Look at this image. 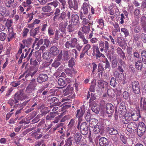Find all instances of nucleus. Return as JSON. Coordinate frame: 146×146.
<instances>
[{"instance_id":"f257e3e1","label":"nucleus","mask_w":146,"mask_h":146,"mask_svg":"<svg viewBox=\"0 0 146 146\" xmlns=\"http://www.w3.org/2000/svg\"><path fill=\"white\" fill-rule=\"evenodd\" d=\"M58 1H57L49 3L47 4V5L42 7V11L45 12H50L52 11V6H53L54 8H56L58 6Z\"/></svg>"},{"instance_id":"f03ea898","label":"nucleus","mask_w":146,"mask_h":146,"mask_svg":"<svg viewBox=\"0 0 146 146\" xmlns=\"http://www.w3.org/2000/svg\"><path fill=\"white\" fill-rule=\"evenodd\" d=\"M85 111V108L84 105L81 106L79 109H78L76 111V117L78 118V121L77 127L79 128V125L80 123L82 121V117H83L84 113Z\"/></svg>"},{"instance_id":"7ed1b4c3","label":"nucleus","mask_w":146,"mask_h":146,"mask_svg":"<svg viewBox=\"0 0 146 146\" xmlns=\"http://www.w3.org/2000/svg\"><path fill=\"white\" fill-rule=\"evenodd\" d=\"M67 3L69 8L73 12H74L78 11V2L76 0L67 1Z\"/></svg>"},{"instance_id":"20e7f679","label":"nucleus","mask_w":146,"mask_h":146,"mask_svg":"<svg viewBox=\"0 0 146 146\" xmlns=\"http://www.w3.org/2000/svg\"><path fill=\"white\" fill-rule=\"evenodd\" d=\"M137 129L138 135L140 137L141 136L144 134L145 131V125L143 122H140L137 126Z\"/></svg>"},{"instance_id":"39448f33","label":"nucleus","mask_w":146,"mask_h":146,"mask_svg":"<svg viewBox=\"0 0 146 146\" xmlns=\"http://www.w3.org/2000/svg\"><path fill=\"white\" fill-rule=\"evenodd\" d=\"M132 90L134 93L137 94H139L140 92V86L139 82L137 80L131 82Z\"/></svg>"},{"instance_id":"423d86ee","label":"nucleus","mask_w":146,"mask_h":146,"mask_svg":"<svg viewBox=\"0 0 146 146\" xmlns=\"http://www.w3.org/2000/svg\"><path fill=\"white\" fill-rule=\"evenodd\" d=\"M139 110L146 111V98L145 97H141L139 100L138 107Z\"/></svg>"},{"instance_id":"0eeeda50","label":"nucleus","mask_w":146,"mask_h":146,"mask_svg":"<svg viewBox=\"0 0 146 146\" xmlns=\"http://www.w3.org/2000/svg\"><path fill=\"white\" fill-rule=\"evenodd\" d=\"M77 129L80 130L81 133L83 135H87L88 133V127L86 122H82L79 125V127Z\"/></svg>"},{"instance_id":"6e6552de","label":"nucleus","mask_w":146,"mask_h":146,"mask_svg":"<svg viewBox=\"0 0 146 146\" xmlns=\"http://www.w3.org/2000/svg\"><path fill=\"white\" fill-rule=\"evenodd\" d=\"M70 40L74 48L76 47L78 51H80L83 47V45H80L78 43L77 39L76 38H71Z\"/></svg>"},{"instance_id":"1a4fd4ad","label":"nucleus","mask_w":146,"mask_h":146,"mask_svg":"<svg viewBox=\"0 0 146 146\" xmlns=\"http://www.w3.org/2000/svg\"><path fill=\"white\" fill-rule=\"evenodd\" d=\"M39 74L38 71L37 70H35L33 71H25L24 74H25V77L27 78L28 77L31 76L32 78L35 79Z\"/></svg>"},{"instance_id":"9d476101","label":"nucleus","mask_w":146,"mask_h":146,"mask_svg":"<svg viewBox=\"0 0 146 146\" xmlns=\"http://www.w3.org/2000/svg\"><path fill=\"white\" fill-rule=\"evenodd\" d=\"M106 113L108 114H111L109 115V117H112L111 114L114 111V107L113 105L110 103L107 104L106 105Z\"/></svg>"},{"instance_id":"9b49d317","label":"nucleus","mask_w":146,"mask_h":146,"mask_svg":"<svg viewBox=\"0 0 146 146\" xmlns=\"http://www.w3.org/2000/svg\"><path fill=\"white\" fill-rule=\"evenodd\" d=\"M48 78L47 74H39L37 78V82L40 84L46 81Z\"/></svg>"},{"instance_id":"f8f14e48","label":"nucleus","mask_w":146,"mask_h":146,"mask_svg":"<svg viewBox=\"0 0 146 146\" xmlns=\"http://www.w3.org/2000/svg\"><path fill=\"white\" fill-rule=\"evenodd\" d=\"M137 125L135 122H131L129 123L127 125V130L130 133H131L133 131L136 129Z\"/></svg>"},{"instance_id":"ddd939ff","label":"nucleus","mask_w":146,"mask_h":146,"mask_svg":"<svg viewBox=\"0 0 146 146\" xmlns=\"http://www.w3.org/2000/svg\"><path fill=\"white\" fill-rule=\"evenodd\" d=\"M74 139L76 144L78 145L82 141V136L80 133L77 132L74 135Z\"/></svg>"},{"instance_id":"4468645a","label":"nucleus","mask_w":146,"mask_h":146,"mask_svg":"<svg viewBox=\"0 0 146 146\" xmlns=\"http://www.w3.org/2000/svg\"><path fill=\"white\" fill-rule=\"evenodd\" d=\"M77 25L71 23L69 24L67 27V31L69 33H73L77 29Z\"/></svg>"},{"instance_id":"2eb2a0df","label":"nucleus","mask_w":146,"mask_h":146,"mask_svg":"<svg viewBox=\"0 0 146 146\" xmlns=\"http://www.w3.org/2000/svg\"><path fill=\"white\" fill-rule=\"evenodd\" d=\"M135 68L138 70L141 71L142 69L143 65L141 60L135 59Z\"/></svg>"},{"instance_id":"dca6fc26","label":"nucleus","mask_w":146,"mask_h":146,"mask_svg":"<svg viewBox=\"0 0 146 146\" xmlns=\"http://www.w3.org/2000/svg\"><path fill=\"white\" fill-rule=\"evenodd\" d=\"M10 14L9 11L6 8L4 7H0V14H1L2 16H8Z\"/></svg>"},{"instance_id":"f3484780","label":"nucleus","mask_w":146,"mask_h":146,"mask_svg":"<svg viewBox=\"0 0 146 146\" xmlns=\"http://www.w3.org/2000/svg\"><path fill=\"white\" fill-rule=\"evenodd\" d=\"M90 5L88 3L86 2L83 3L82 9L84 14L87 15L90 9Z\"/></svg>"},{"instance_id":"a211bd4d","label":"nucleus","mask_w":146,"mask_h":146,"mask_svg":"<svg viewBox=\"0 0 146 146\" xmlns=\"http://www.w3.org/2000/svg\"><path fill=\"white\" fill-rule=\"evenodd\" d=\"M99 46L100 47L104 48V52L106 53L109 48V43L107 41L104 42L101 41L99 42Z\"/></svg>"},{"instance_id":"6ab92c4d","label":"nucleus","mask_w":146,"mask_h":146,"mask_svg":"<svg viewBox=\"0 0 146 146\" xmlns=\"http://www.w3.org/2000/svg\"><path fill=\"white\" fill-rule=\"evenodd\" d=\"M71 23L77 25L79 21V18L78 15L73 14L71 16Z\"/></svg>"},{"instance_id":"aec40b11","label":"nucleus","mask_w":146,"mask_h":146,"mask_svg":"<svg viewBox=\"0 0 146 146\" xmlns=\"http://www.w3.org/2000/svg\"><path fill=\"white\" fill-rule=\"evenodd\" d=\"M51 54L54 56H56L59 52L58 49L56 46H51L49 50Z\"/></svg>"},{"instance_id":"412c9836","label":"nucleus","mask_w":146,"mask_h":146,"mask_svg":"<svg viewBox=\"0 0 146 146\" xmlns=\"http://www.w3.org/2000/svg\"><path fill=\"white\" fill-rule=\"evenodd\" d=\"M32 3L31 0H26V2L22 3V5L24 7H27L26 11H28L33 7V6L31 5Z\"/></svg>"},{"instance_id":"4be33fe9","label":"nucleus","mask_w":146,"mask_h":146,"mask_svg":"<svg viewBox=\"0 0 146 146\" xmlns=\"http://www.w3.org/2000/svg\"><path fill=\"white\" fill-rule=\"evenodd\" d=\"M66 17V13L65 12L63 11L62 12L58 15L57 17L54 20H53L54 21H56L57 20L58 21L61 22L64 20Z\"/></svg>"},{"instance_id":"5701e85b","label":"nucleus","mask_w":146,"mask_h":146,"mask_svg":"<svg viewBox=\"0 0 146 146\" xmlns=\"http://www.w3.org/2000/svg\"><path fill=\"white\" fill-rule=\"evenodd\" d=\"M99 143L101 146H106L108 144L109 141L107 138L102 137L99 140Z\"/></svg>"},{"instance_id":"b1692460","label":"nucleus","mask_w":146,"mask_h":146,"mask_svg":"<svg viewBox=\"0 0 146 146\" xmlns=\"http://www.w3.org/2000/svg\"><path fill=\"white\" fill-rule=\"evenodd\" d=\"M73 89V88L70 85H69L67 88L64 90L63 92H64V96H66L70 94H72Z\"/></svg>"},{"instance_id":"393cba45","label":"nucleus","mask_w":146,"mask_h":146,"mask_svg":"<svg viewBox=\"0 0 146 146\" xmlns=\"http://www.w3.org/2000/svg\"><path fill=\"white\" fill-rule=\"evenodd\" d=\"M67 26V24L66 23L61 22L59 24V30L61 32H63L64 33L65 32H66V29Z\"/></svg>"},{"instance_id":"a878e982","label":"nucleus","mask_w":146,"mask_h":146,"mask_svg":"<svg viewBox=\"0 0 146 146\" xmlns=\"http://www.w3.org/2000/svg\"><path fill=\"white\" fill-rule=\"evenodd\" d=\"M13 98L14 99L16 100V102L18 103L19 100H23V95L20 92H17L13 96Z\"/></svg>"},{"instance_id":"bb28decb","label":"nucleus","mask_w":146,"mask_h":146,"mask_svg":"<svg viewBox=\"0 0 146 146\" xmlns=\"http://www.w3.org/2000/svg\"><path fill=\"white\" fill-rule=\"evenodd\" d=\"M98 83L99 87L101 88H104L105 87H107L108 85V82L102 80H99Z\"/></svg>"},{"instance_id":"cd10ccee","label":"nucleus","mask_w":146,"mask_h":146,"mask_svg":"<svg viewBox=\"0 0 146 146\" xmlns=\"http://www.w3.org/2000/svg\"><path fill=\"white\" fill-rule=\"evenodd\" d=\"M132 119L134 121H137L139 117H141L139 111L133 113L131 114Z\"/></svg>"},{"instance_id":"c85d7f7f","label":"nucleus","mask_w":146,"mask_h":146,"mask_svg":"<svg viewBox=\"0 0 146 146\" xmlns=\"http://www.w3.org/2000/svg\"><path fill=\"white\" fill-rule=\"evenodd\" d=\"M82 15H81L80 18V19L82 20V25L84 26H87L89 25V23L90 24V21L89 20L86 19L84 17L82 16V13H81Z\"/></svg>"},{"instance_id":"c756f323","label":"nucleus","mask_w":146,"mask_h":146,"mask_svg":"<svg viewBox=\"0 0 146 146\" xmlns=\"http://www.w3.org/2000/svg\"><path fill=\"white\" fill-rule=\"evenodd\" d=\"M100 110V106L98 104H94L92 108V110L93 112L98 114Z\"/></svg>"},{"instance_id":"7c9ffc66","label":"nucleus","mask_w":146,"mask_h":146,"mask_svg":"<svg viewBox=\"0 0 146 146\" xmlns=\"http://www.w3.org/2000/svg\"><path fill=\"white\" fill-rule=\"evenodd\" d=\"M117 52L120 58L124 59H126V58L125 56V54L121 48L118 47L117 49Z\"/></svg>"},{"instance_id":"2f4dec72","label":"nucleus","mask_w":146,"mask_h":146,"mask_svg":"<svg viewBox=\"0 0 146 146\" xmlns=\"http://www.w3.org/2000/svg\"><path fill=\"white\" fill-rule=\"evenodd\" d=\"M57 82L59 85L62 86V88L64 87L67 85L64 79H63L62 78H60L58 79Z\"/></svg>"},{"instance_id":"473e14b6","label":"nucleus","mask_w":146,"mask_h":146,"mask_svg":"<svg viewBox=\"0 0 146 146\" xmlns=\"http://www.w3.org/2000/svg\"><path fill=\"white\" fill-rule=\"evenodd\" d=\"M32 39L31 38H28L27 40H24L22 41L23 43L26 47H29L32 43Z\"/></svg>"},{"instance_id":"72a5a7b5","label":"nucleus","mask_w":146,"mask_h":146,"mask_svg":"<svg viewBox=\"0 0 146 146\" xmlns=\"http://www.w3.org/2000/svg\"><path fill=\"white\" fill-rule=\"evenodd\" d=\"M40 27H38L36 28L33 31L30 30V35L35 37L36 35L39 33Z\"/></svg>"},{"instance_id":"f704fd0d","label":"nucleus","mask_w":146,"mask_h":146,"mask_svg":"<svg viewBox=\"0 0 146 146\" xmlns=\"http://www.w3.org/2000/svg\"><path fill=\"white\" fill-rule=\"evenodd\" d=\"M51 56V54L49 52H45L42 54V57L45 60L50 59Z\"/></svg>"},{"instance_id":"c9c22d12","label":"nucleus","mask_w":146,"mask_h":146,"mask_svg":"<svg viewBox=\"0 0 146 146\" xmlns=\"http://www.w3.org/2000/svg\"><path fill=\"white\" fill-rule=\"evenodd\" d=\"M55 112H50L46 116V120L50 121L52 119L55 117Z\"/></svg>"},{"instance_id":"e433bc0d","label":"nucleus","mask_w":146,"mask_h":146,"mask_svg":"<svg viewBox=\"0 0 146 146\" xmlns=\"http://www.w3.org/2000/svg\"><path fill=\"white\" fill-rule=\"evenodd\" d=\"M76 124V120L74 118L71 119L68 125V127L70 129L72 128Z\"/></svg>"},{"instance_id":"4c0bfd02","label":"nucleus","mask_w":146,"mask_h":146,"mask_svg":"<svg viewBox=\"0 0 146 146\" xmlns=\"http://www.w3.org/2000/svg\"><path fill=\"white\" fill-rule=\"evenodd\" d=\"M104 21L102 18L98 19V22L99 25H97V27L102 29L104 25Z\"/></svg>"},{"instance_id":"58836bf2","label":"nucleus","mask_w":146,"mask_h":146,"mask_svg":"<svg viewBox=\"0 0 146 146\" xmlns=\"http://www.w3.org/2000/svg\"><path fill=\"white\" fill-rule=\"evenodd\" d=\"M82 31L84 33L87 34L89 32L90 28L89 25L81 27Z\"/></svg>"},{"instance_id":"ea45409f","label":"nucleus","mask_w":146,"mask_h":146,"mask_svg":"<svg viewBox=\"0 0 146 146\" xmlns=\"http://www.w3.org/2000/svg\"><path fill=\"white\" fill-rule=\"evenodd\" d=\"M109 133L111 135H116L118 133L117 130L114 128H110L108 130Z\"/></svg>"},{"instance_id":"a19ab883","label":"nucleus","mask_w":146,"mask_h":146,"mask_svg":"<svg viewBox=\"0 0 146 146\" xmlns=\"http://www.w3.org/2000/svg\"><path fill=\"white\" fill-rule=\"evenodd\" d=\"M68 53L69 51L68 50L64 51L63 60L64 61H67L69 59V55Z\"/></svg>"},{"instance_id":"79ce46f5","label":"nucleus","mask_w":146,"mask_h":146,"mask_svg":"<svg viewBox=\"0 0 146 146\" xmlns=\"http://www.w3.org/2000/svg\"><path fill=\"white\" fill-rule=\"evenodd\" d=\"M110 85L113 88L115 87L117 85L116 79L114 77L111 78L110 81Z\"/></svg>"},{"instance_id":"37998d69","label":"nucleus","mask_w":146,"mask_h":146,"mask_svg":"<svg viewBox=\"0 0 146 146\" xmlns=\"http://www.w3.org/2000/svg\"><path fill=\"white\" fill-rule=\"evenodd\" d=\"M142 61L145 64H146V51L143 50L141 52Z\"/></svg>"},{"instance_id":"c03bdc74","label":"nucleus","mask_w":146,"mask_h":146,"mask_svg":"<svg viewBox=\"0 0 146 146\" xmlns=\"http://www.w3.org/2000/svg\"><path fill=\"white\" fill-rule=\"evenodd\" d=\"M64 46L67 49L74 48L70 40L69 41H67L65 43Z\"/></svg>"},{"instance_id":"a18cd8bd","label":"nucleus","mask_w":146,"mask_h":146,"mask_svg":"<svg viewBox=\"0 0 146 146\" xmlns=\"http://www.w3.org/2000/svg\"><path fill=\"white\" fill-rule=\"evenodd\" d=\"M46 143L43 140H41L40 141H36L35 146H46Z\"/></svg>"},{"instance_id":"49530a36","label":"nucleus","mask_w":146,"mask_h":146,"mask_svg":"<svg viewBox=\"0 0 146 146\" xmlns=\"http://www.w3.org/2000/svg\"><path fill=\"white\" fill-rule=\"evenodd\" d=\"M107 94L110 97H113L115 95L113 90L111 89H108L107 91Z\"/></svg>"},{"instance_id":"de8ad7c7","label":"nucleus","mask_w":146,"mask_h":146,"mask_svg":"<svg viewBox=\"0 0 146 146\" xmlns=\"http://www.w3.org/2000/svg\"><path fill=\"white\" fill-rule=\"evenodd\" d=\"M72 138L70 137L65 141L66 143L64 146H72Z\"/></svg>"},{"instance_id":"09e8293b","label":"nucleus","mask_w":146,"mask_h":146,"mask_svg":"<svg viewBox=\"0 0 146 146\" xmlns=\"http://www.w3.org/2000/svg\"><path fill=\"white\" fill-rule=\"evenodd\" d=\"M72 138L70 137L65 141L66 143L64 146H72Z\"/></svg>"},{"instance_id":"8fccbe9b","label":"nucleus","mask_w":146,"mask_h":146,"mask_svg":"<svg viewBox=\"0 0 146 146\" xmlns=\"http://www.w3.org/2000/svg\"><path fill=\"white\" fill-rule=\"evenodd\" d=\"M72 138L70 137L65 141L66 143L64 146H72Z\"/></svg>"},{"instance_id":"3c124183","label":"nucleus","mask_w":146,"mask_h":146,"mask_svg":"<svg viewBox=\"0 0 146 146\" xmlns=\"http://www.w3.org/2000/svg\"><path fill=\"white\" fill-rule=\"evenodd\" d=\"M97 121H98V120L96 119L95 118L91 119L90 121L89 122L91 127H93L97 125L96 122Z\"/></svg>"},{"instance_id":"603ef678","label":"nucleus","mask_w":146,"mask_h":146,"mask_svg":"<svg viewBox=\"0 0 146 146\" xmlns=\"http://www.w3.org/2000/svg\"><path fill=\"white\" fill-rule=\"evenodd\" d=\"M16 34L15 33H9L8 36L7 37L8 41L9 42H10L11 41L13 38H15V35Z\"/></svg>"},{"instance_id":"864d4df0","label":"nucleus","mask_w":146,"mask_h":146,"mask_svg":"<svg viewBox=\"0 0 146 146\" xmlns=\"http://www.w3.org/2000/svg\"><path fill=\"white\" fill-rule=\"evenodd\" d=\"M60 10L59 8H56L54 10V14L55 15L53 18V19L54 20L58 17V15H59L60 12Z\"/></svg>"},{"instance_id":"5fc2aeb1","label":"nucleus","mask_w":146,"mask_h":146,"mask_svg":"<svg viewBox=\"0 0 146 146\" xmlns=\"http://www.w3.org/2000/svg\"><path fill=\"white\" fill-rule=\"evenodd\" d=\"M58 1L61 3L62 9H65L67 6L66 0H58Z\"/></svg>"},{"instance_id":"6e6d98bb","label":"nucleus","mask_w":146,"mask_h":146,"mask_svg":"<svg viewBox=\"0 0 146 146\" xmlns=\"http://www.w3.org/2000/svg\"><path fill=\"white\" fill-rule=\"evenodd\" d=\"M35 57L37 61L39 62L41 61V54L38 52H35Z\"/></svg>"},{"instance_id":"4d7b16f0","label":"nucleus","mask_w":146,"mask_h":146,"mask_svg":"<svg viewBox=\"0 0 146 146\" xmlns=\"http://www.w3.org/2000/svg\"><path fill=\"white\" fill-rule=\"evenodd\" d=\"M14 0H9L5 3L6 6L8 8L12 7H13Z\"/></svg>"},{"instance_id":"13d9d810","label":"nucleus","mask_w":146,"mask_h":146,"mask_svg":"<svg viewBox=\"0 0 146 146\" xmlns=\"http://www.w3.org/2000/svg\"><path fill=\"white\" fill-rule=\"evenodd\" d=\"M103 62L105 63V69L110 71V64L108 59L106 58L105 61Z\"/></svg>"},{"instance_id":"bf43d9fd","label":"nucleus","mask_w":146,"mask_h":146,"mask_svg":"<svg viewBox=\"0 0 146 146\" xmlns=\"http://www.w3.org/2000/svg\"><path fill=\"white\" fill-rule=\"evenodd\" d=\"M39 100H37V99H36V98L35 97L34 98V100L32 104V105L31 108L33 109L34 110L35 109V107H37V104H38V102H39Z\"/></svg>"},{"instance_id":"052dcab7","label":"nucleus","mask_w":146,"mask_h":146,"mask_svg":"<svg viewBox=\"0 0 146 146\" xmlns=\"http://www.w3.org/2000/svg\"><path fill=\"white\" fill-rule=\"evenodd\" d=\"M78 50L76 49H73L71 50L72 54L74 55V57L75 58H76L79 55V53L78 52Z\"/></svg>"},{"instance_id":"680f3d73","label":"nucleus","mask_w":146,"mask_h":146,"mask_svg":"<svg viewBox=\"0 0 146 146\" xmlns=\"http://www.w3.org/2000/svg\"><path fill=\"white\" fill-rule=\"evenodd\" d=\"M54 30L52 27H49L48 30L49 36L51 37L53 36L54 34Z\"/></svg>"},{"instance_id":"e2e57ef3","label":"nucleus","mask_w":146,"mask_h":146,"mask_svg":"<svg viewBox=\"0 0 146 146\" xmlns=\"http://www.w3.org/2000/svg\"><path fill=\"white\" fill-rule=\"evenodd\" d=\"M121 31L124 33L125 35V37H127L129 35L128 30L125 28H122L121 29Z\"/></svg>"},{"instance_id":"0e129e2a","label":"nucleus","mask_w":146,"mask_h":146,"mask_svg":"<svg viewBox=\"0 0 146 146\" xmlns=\"http://www.w3.org/2000/svg\"><path fill=\"white\" fill-rule=\"evenodd\" d=\"M114 76V77L117 78H118L119 79H121V76H122V73H119L117 71H115L113 74Z\"/></svg>"},{"instance_id":"69168bd1","label":"nucleus","mask_w":146,"mask_h":146,"mask_svg":"<svg viewBox=\"0 0 146 146\" xmlns=\"http://www.w3.org/2000/svg\"><path fill=\"white\" fill-rule=\"evenodd\" d=\"M34 89L35 88L32 87L28 85L26 88V91L27 93L30 94L32 93L34 91Z\"/></svg>"},{"instance_id":"338daca9","label":"nucleus","mask_w":146,"mask_h":146,"mask_svg":"<svg viewBox=\"0 0 146 146\" xmlns=\"http://www.w3.org/2000/svg\"><path fill=\"white\" fill-rule=\"evenodd\" d=\"M92 50L93 56L96 55V54H97L100 52L98 46H94Z\"/></svg>"},{"instance_id":"774afa93","label":"nucleus","mask_w":146,"mask_h":146,"mask_svg":"<svg viewBox=\"0 0 146 146\" xmlns=\"http://www.w3.org/2000/svg\"><path fill=\"white\" fill-rule=\"evenodd\" d=\"M73 71L74 70L73 68H71V69L67 68L65 69V72L66 74L69 76H71L72 75Z\"/></svg>"}]
</instances>
